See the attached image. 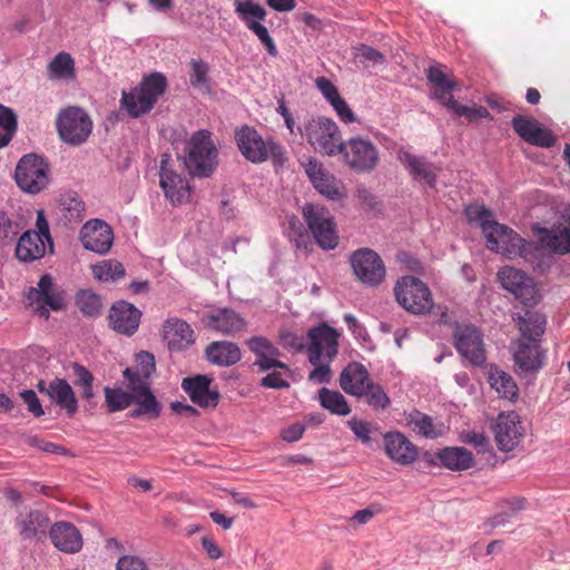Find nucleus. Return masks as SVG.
<instances>
[{
	"mask_svg": "<svg viewBox=\"0 0 570 570\" xmlns=\"http://www.w3.org/2000/svg\"><path fill=\"white\" fill-rule=\"evenodd\" d=\"M464 212L469 222L480 226L487 239V248L491 252L502 254L510 259L522 257L528 261L538 249L534 242L525 240L512 228L498 223L493 213L484 206L470 205Z\"/></svg>",
	"mask_w": 570,
	"mask_h": 570,
	"instance_id": "1",
	"label": "nucleus"
},
{
	"mask_svg": "<svg viewBox=\"0 0 570 570\" xmlns=\"http://www.w3.org/2000/svg\"><path fill=\"white\" fill-rule=\"evenodd\" d=\"M235 141L244 158L253 164H262L271 158L274 165H283L286 160L284 147L275 138L264 139L248 125L235 130Z\"/></svg>",
	"mask_w": 570,
	"mask_h": 570,
	"instance_id": "2",
	"label": "nucleus"
},
{
	"mask_svg": "<svg viewBox=\"0 0 570 570\" xmlns=\"http://www.w3.org/2000/svg\"><path fill=\"white\" fill-rule=\"evenodd\" d=\"M167 88V79L160 72L142 78L141 82L129 91H122L120 107L132 118L148 114Z\"/></svg>",
	"mask_w": 570,
	"mask_h": 570,
	"instance_id": "3",
	"label": "nucleus"
},
{
	"mask_svg": "<svg viewBox=\"0 0 570 570\" xmlns=\"http://www.w3.org/2000/svg\"><path fill=\"white\" fill-rule=\"evenodd\" d=\"M426 78L433 86V97L456 116L465 117L469 121H474L478 118H492L489 110L483 106L471 108L454 100L453 91L458 88V82L449 79L440 65L430 66L426 70Z\"/></svg>",
	"mask_w": 570,
	"mask_h": 570,
	"instance_id": "4",
	"label": "nucleus"
},
{
	"mask_svg": "<svg viewBox=\"0 0 570 570\" xmlns=\"http://www.w3.org/2000/svg\"><path fill=\"white\" fill-rule=\"evenodd\" d=\"M186 169L191 176L209 177L217 166V148L212 134L206 129L195 131L187 142V155L184 159Z\"/></svg>",
	"mask_w": 570,
	"mask_h": 570,
	"instance_id": "5",
	"label": "nucleus"
},
{
	"mask_svg": "<svg viewBox=\"0 0 570 570\" xmlns=\"http://www.w3.org/2000/svg\"><path fill=\"white\" fill-rule=\"evenodd\" d=\"M302 215L315 243L324 250L338 246L340 236L335 218L328 208L321 204L307 203Z\"/></svg>",
	"mask_w": 570,
	"mask_h": 570,
	"instance_id": "6",
	"label": "nucleus"
},
{
	"mask_svg": "<svg viewBox=\"0 0 570 570\" xmlns=\"http://www.w3.org/2000/svg\"><path fill=\"white\" fill-rule=\"evenodd\" d=\"M511 353L515 373L529 381L537 377L547 361V351L540 340L519 337L511 343Z\"/></svg>",
	"mask_w": 570,
	"mask_h": 570,
	"instance_id": "7",
	"label": "nucleus"
},
{
	"mask_svg": "<svg viewBox=\"0 0 570 570\" xmlns=\"http://www.w3.org/2000/svg\"><path fill=\"white\" fill-rule=\"evenodd\" d=\"M304 138L313 149L322 155L335 156L343 140L335 121L326 117H316L304 124Z\"/></svg>",
	"mask_w": 570,
	"mask_h": 570,
	"instance_id": "8",
	"label": "nucleus"
},
{
	"mask_svg": "<svg viewBox=\"0 0 570 570\" xmlns=\"http://www.w3.org/2000/svg\"><path fill=\"white\" fill-rule=\"evenodd\" d=\"M124 379L127 381V389L136 399V409L130 411V417H139L147 415L150 419H157L161 413V404L156 399L150 387V377L127 367L122 372Z\"/></svg>",
	"mask_w": 570,
	"mask_h": 570,
	"instance_id": "9",
	"label": "nucleus"
},
{
	"mask_svg": "<svg viewBox=\"0 0 570 570\" xmlns=\"http://www.w3.org/2000/svg\"><path fill=\"white\" fill-rule=\"evenodd\" d=\"M394 293L397 303L412 314H426L433 307L430 288L417 277H401L394 286Z\"/></svg>",
	"mask_w": 570,
	"mask_h": 570,
	"instance_id": "10",
	"label": "nucleus"
},
{
	"mask_svg": "<svg viewBox=\"0 0 570 570\" xmlns=\"http://www.w3.org/2000/svg\"><path fill=\"white\" fill-rule=\"evenodd\" d=\"M57 129L65 142L79 146L89 138L92 131V121L82 108L70 106L59 112Z\"/></svg>",
	"mask_w": 570,
	"mask_h": 570,
	"instance_id": "11",
	"label": "nucleus"
},
{
	"mask_svg": "<svg viewBox=\"0 0 570 570\" xmlns=\"http://www.w3.org/2000/svg\"><path fill=\"white\" fill-rule=\"evenodd\" d=\"M350 264L357 281L368 287L380 286L386 277V267L381 256L367 247L350 255Z\"/></svg>",
	"mask_w": 570,
	"mask_h": 570,
	"instance_id": "12",
	"label": "nucleus"
},
{
	"mask_svg": "<svg viewBox=\"0 0 570 570\" xmlns=\"http://www.w3.org/2000/svg\"><path fill=\"white\" fill-rule=\"evenodd\" d=\"M338 332L326 323L311 327L307 332L308 343L305 344L308 362H333L338 353Z\"/></svg>",
	"mask_w": 570,
	"mask_h": 570,
	"instance_id": "13",
	"label": "nucleus"
},
{
	"mask_svg": "<svg viewBox=\"0 0 570 570\" xmlns=\"http://www.w3.org/2000/svg\"><path fill=\"white\" fill-rule=\"evenodd\" d=\"M338 154L351 169L362 174L373 171L380 160L376 146L371 140L360 137L343 141Z\"/></svg>",
	"mask_w": 570,
	"mask_h": 570,
	"instance_id": "14",
	"label": "nucleus"
},
{
	"mask_svg": "<svg viewBox=\"0 0 570 570\" xmlns=\"http://www.w3.org/2000/svg\"><path fill=\"white\" fill-rule=\"evenodd\" d=\"M501 286L512 293L523 305H534L539 299V292L533 279L524 272L511 266H504L498 272Z\"/></svg>",
	"mask_w": 570,
	"mask_h": 570,
	"instance_id": "15",
	"label": "nucleus"
},
{
	"mask_svg": "<svg viewBox=\"0 0 570 570\" xmlns=\"http://www.w3.org/2000/svg\"><path fill=\"white\" fill-rule=\"evenodd\" d=\"M454 346L459 354L475 366L485 363V351L480 331L471 325L458 326L454 332Z\"/></svg>",
	"mask_w": 570,
	"mask_h": 570,
	"instance_id": "16",
	"label": "nucleus"
},
{
	"mask_svg": "<svg viewBox=\"0 0 570 570\" xmlns=\"http://www.w3.org/2000/svg\"><path fill=\"white\" fill-rule=\"evenodd\" d=\"M304 169L312 185L321 195L331 200H342L345 197L342 183L326 170L320 160L309 158L304 165Z\"/></svg>",
	"mask_w": 570,
	"mask_h": 570,
	"instance_id": "17",
	"label": "nucleus"
},
{
	"mask_svg": "<svg viewBox=\"0 0 570 570\" xmlns=\"http://www.w3.org/2000/svg\"><path fill=\"white\" fill-rule=\"evenodd\" d=\"M170 156L164 154L160 161V187L165 197L174 205H181L189 200L191 187L185 177L168 167Z\"/></svg>",
	"mask_w": 570,
	"mask_h": 570,
	"instance_id": "18",
	"label": "nucleus"
},
{
	"mask_svg": "<svg viewBox=\"0 0 570 570\" xmlns=\"http://www.w3.org/2000/svg\"><path fill=\"white\" fill-rule=\"evenodd\" d=\"M79 238L85 249L105 255L112 246L114 233L106 222L95 218L82 225Z\"/></svg>",
	"mask_w": 570,
	"mask_h": 570,
	"instance_id": "19",
	"label": "nucleus"
},
{
	"mask_svg": "<svg viewBox=\"0 0 570 570\" xmlns=\"http://www.w3.org/2000/svg\"><path fill=\"white\" fill-rule=\"evenodd\" d=\"M67 307L65 291L53 282L50 274L38 279V318H49L50 312H61Z\"/></svg>",
	"mask_w": 570,
	"mask_h": 570,
	"instance_id": "20",
	"label": "nucleus"
},
{
	"mask_svg": "<svg viewBox=\"0 0 570 570\" xmlns=\"http://www.w3.org/2000/svg\"><path fill=\"white\" fill-rule=\"evenodd\" d=\"M494 439L501 451H512L523 438L524 429L517 412L500 413L493 426Z\"/></svg>",
	"mask_w": 570,
	"mask_h": 570,
	"instance_id": "21",
	"label": "nucleus"
},
{
	"mask_svg": "<svg viewBox=\"0 0 570 570\" xmlns=\"http://www.w3.org/2000/svg\"><path fill=\"white\" fill-rule=\"evenodd\" d=\"M248 350L255 355V365L262 372L281 368L289 373V366L279 360L282 353L267 337L254 335L245 342Z\"/></svg>",
	"mask_w": 570,
	"mask_h": 570,
	"instance_id": "22",
	"label": "nucleus"
},
{
	"mask_svg": "<svg viewBox=\"0 0 570 570\" xmlns=\"http://www.w3.org/2000/svg\"><path fill=\"white\" fill-rule=\"evenodd\" d=\"M383 442L387 458L400 465H410L419 458L417 446L402 432H386Z\"/></svg>",
	"mask_w": 570,
	"mask_h": 570,
	"instance_id": "23",
	"label": "nucleus"
},
{
	"mask_svg": "<svg viewBox=\"0 0 570 570\" xmlns=\"http://www.w3.org/2000/svg\"><path fill=\"white\" fill-rule=\"evenodd\" d=\"M141 312L131 303L118 301L109 312V323L114 331L126 336H132L140 324Z\"/></svg>",
	"mask_w": 570,
	"mask_h": 570,
	"instance_id": "24",
	"label": "nucleus"
},
{
	"mask_svg": "<svg viewBox=\"0 0 570 570\" xmlns=\"http://www.w3.org/2000/svg\"><path fill=\"white\" fill-rule=\"evenodd\" d=\"M212 379L207 375L185 377L181 389L190 401L200 407H215L219 401V392L210 389Z\"/></svg>",
	"mask_w": 570,
	"mask_h": 570,
	"instance_id": "25",
	"label": "nucleus"
},
{
	"mask_svg": "<svg viewBox=\"0 0 570 570\" xmlns=\"http://www.w3.org/2000/svg\"><path fill=\"white\" fill-rule=\"evenodd\" d=\"M204 325L222 335H234L245 330V318L232 308H217L203 317Z\"/></svg>",
	"mask_w": 570,
	"mask_h": 570,
	"instance_id": "26",
	"label": "nucleus"
},
{
	"mask_svg": "<svg viewBox=\"0 0 570 570\" xmlns=\"http://www.w3.org/2000/svg\"><path fill=\"white\" fill-rule=\"evenodd\" d=\"M511 125L514 131L531 145L549 148L556 142L551 131L540 127L539 122L534 119L515 116L512 118Z\"/></svg>",
	"mask_w": 570,
	"mask_h": 570,
	"instance_id": "27",
	"label": "nucleus"
},
{
	"mask_svg": "<svg viewBox=\"0 0 570 570\" xmlns=\"http://www.w3.org/2000/svg\"><path fill=\"white\" fill-rule=\"evenodd\" d=\"M399 160L409 171L412 179L420 185L434 188L436 184V167L428 161L424 157L411 154L410 151H401Z\"/></svg>",
	"mask_w": 570,
	"mask_h": 570,
	"instance_id": "28",
	"label": "nucleus"
},
{
	"mask_svg": "<svg viewBox=\"0 0 570 570\" xmlns=\"http://www.w3.org/2000/svg\"><path fill=\"white\" fill-rule=\"evenodd\" d=\"M49 537L52 544L65 553H77L83 546L80 531L70 522L60 521L53 523L50 528Z\"/></svg>",
	"mask_w": 570,
	"mask_h": 570,
	"instance_id": "29",
	"label": "nucleus"
},
{
	"mask_svg": "<svg viewBox=\"0 0 570 570\" xmlns=\"http://www.w3.org/2000/svg\"><path fill=\"white\" fill-rule=\"evenodd\" d=\"M372 382L367 368L358 362L348 363L340 375V386L348 395L361 399L364 389Z\"/></svg>",
	"mask_w": 570,
	"mask_h": 570,
	"instance_id": "30",
	"label": "nucleus"
},
{
	"mask_svg": "<svg viewBox=\"0 0 570 570\" xmlns=\"http://www.w3.org/2000/svg\"><path fill=\"white\" fill-rule=\"evenodd\" d=\"M38 391H46L50 400L55 402L61 410H65L69 416L78 411V402L71 385L65 379H55L48 386L43 381L38 382Z\"/></svg>",
	"mask_w": 570,
	"mask_h": 570,
	"instance_id": "31",
	"label": "nucleus"
},
{
	"mask_svg": "<svg viewBox=\"0 0 570 570\" xmlns=\"http://www.w3.org/2000/svg\"><path fill=\"white\" fill-rule=\"evenodd\" d=\"M405 423L415 434L429 440L439 439L446 433L442 422L415 409L405 413Z\"/></svg>",
	"mask_w": 570,
	"mask_h": 570,
	"instance_id": "32",
	"label": "nucleus"
},
{
	"mask_svg": "<svg viewBox=\"0 0 570 570\" xmlns=\"http://www.w3.org/2000/svg\"><path fill=\"white\" fill-rule=\"evenodd\" d=\"M164 340L170 350H184L195 342L191 326L179 318H169L164 324Z\"/></svg>",
	"mask_w": 570,
	"mask_h": 570,
	"instance_id": "33",
	"label": "nucleus"
},
{
	"mask_svg": "<svg viewBox=\"0 0 570 570\" xmlns=\"http://www.w3.org/2000/svg\"><path fill=\"white\" fill-rule=\"evenodd\" d=\"M435 456L443 468L451 471H465L475 464L472 452L463 446H445Z\"/></svg>",
	"mask_w": 570,
	"mask_h": 570,
	"instance_id": "34",
	"label": "nucleus"
},
{
	"mask_svg": "<svg viewBox=\"0 0 570 570\" xmlns=\"http://www.w3.org/2000/svg\"><path fill=\"white\" fill-rule=\"evenodd\" d=\"M206 357L209 363L227 367L238 363L242 352L237 344L227 341H216L206 347Z\"/></svg>",
	"mask_w": 570,
	"mask_h": 570,
	"instance_id": "35",
	"label": "nucleus"
},
{
	"mask_svg": "<svg viewBox=\"0 0 570 570\" xmlns=\"http://www.w3.org/2000/svg\"><path fill=\"white\" fill-rule=\"evenodd\" d=\"M47 77L51 81L72 82L76 80V61L69 52H58L47 66Z\"/></svg>",
	"mask_w": 570,
	"mask_h": 570,
	"instance_id": "36",
	"label": "nucleus"
},
{
	"mask_svg": "<svg viewBox=\"0 0 570 570\" xmlns=\"http://www.w3.org/2000/svg\"><path fill=\"white\" fill-rule=\"evenodd\" d=\"M541 245L558 255L570 253V225L542 228L540 236Z\"/></svg>",
	"mask_w": 570,
	"mask_h": 570,
	"instance_id": "37",
	"label": "nucleus"
},
{
	"mask_svg": "<svg viewBox=\"0 0 570 570\" xmlns=\"http://www.w3.org/2000/svg\"><path fill=\"white\" fill-rule=\"evenodd\" d=\"M521 333L520 337H529L540 340L544 334L547 320L542 313L537 311L525 309L523 314L517 313L513 316Z\"/></svg>",
	"mask_w": 570,
	"mask_h": 570,
	"instance_id": "38",
	"label": "nucleus"
},
{
	"mask_svg": "<svg viewBox=\"0 0 570 570\" xmlns=\"http://www.w3.org/2000/svg\"><path fill=\"white\" fill-rule=\"evenodd\" d=\"M17 186L24 193L36 194V153L20 158L14 170Z\"/></svg>",
	"mask_w": 570,
	"mask_h": 570,
	"instance_id": "39",
	"label": "nucleus"
},
{
	"mask_svg": "<svg viewBox=\"0 0 570 570\" xmlns=\"http://www.w3.org/2000/svg\"><path fill=\"white\" fill-rule=\"evenodd\" d=\"M489 383L502 399L514 401L519 396V387L513 377L498 367L490 370Z\"/></svg>",
	"mask_w": 570,
	"mask_h": 570,
	"instance_id": "40",
	"label": "nucleus"
},
{
	"mask_svg": "<svg viewBox=\"0 0 570 570\" xmlns=\"http://www.w3.org/2000/svg\"><path fill=\"white\" fill-rule=\"evenodd\" d=\"M58 206L66 220L77 223L83 218L85 203L72 190L63 191L58 197Z\"/></svg>",
	"mask_w": 570,
	"mask_h": 570,
	"instance_id": "41",
	"label": "nucleus"
},
{
	"mask_svg": "<svg viewBox=\"0 0 570 570\" xmlns=\"http://www.w3.org/2000/svg\"><path fill=\"white\" fill-rule=\"evenodd\" d=\"M317 400L324 410L338 416H346L352 411L345 396L336 390L322 387L318 391Z\"/></svg>",
	"mask_w": 570,
	"mask_h": 570,
	"instance_id": "42",
	"label": "nucleus"
},
{
	"mask_svg": "<svg viewBox=\"0 0 570 570\" xmlns=\"http://www.w3.org/2000/svg\"><path fill=\"white\" fill-rule=\"evenodd\" d=\"M285 235L299 250L307 252L312 245L311 235L295 215L286 216Z\"/></svg>",
	"mask_w": 570,
	"mask_h": 570,
	"instance_id": "43",
	"label": "nucleus"
},
{
	"mask_svg": "<svg viewBox=\"0 0 570 570\" xmlns=\"http://www.w3.org/2000/svg\"><path fill=\"white\" fill-rule=\"evenodd\" d=\"M525 499L510 498L501 502V511L490 519L492 528L503 527L520 511L525 509Z\"/></svg>",
	"mask_w": 570,
	"mask_h": 570,
	"instance_id": "44",
	"label": "nucleus"
},
{
	"mask_svg": "<svg viewBox=\"0 0 570 570\" xmlns=\"http://www.w3.org/2000/svg\"><path fill=\"white\" fill-rule=\"evenodd\" d=\"M24 227L22 217L14 219L7 212L0 210V246L11 245Z\"/></svg>",
	"mask_w": 570,
	"mask_h": 570,
	"instance_id": "45",
	"label": "nucleus"
},
{
	"mask_svg": "<svg viewBox=\"0 0 570 570\" xmlns=\"http://www.w3.org/2000/svg\"><path fill=\"white\" fill-rule=\"evenodd\" d=\"M91 268L94 276L100 282H117L126 274L124 265L114 259H105Z\"/></svg>",
	"mask_w": 570,
	"mask_h": 570,
	"instance_id": "46",
	"label": "nucleus"
},
{
	"mask_svg": "<svg viewBox=\"0 0 570 570\" xmlns=\"http://www.w3.org/2000/svg\"><path fill=\"white\" fill-rule=\"evenodd\" d=\"M105 402L109 413H115L127 409L131 403H136V399L130 392H126L119 387L104 389Z\"/></svg>",
	"mask_w": 570,
	"mask_h": 570,
	"instance_id": "47",
	"label": "nucleus"
},
{
	"mask_svg": "<svg viewBox=\"0 0 570 570\" xmlns=\"http://www.w3.org/2000/svg\"><path fill=\"white\" fill-rule=\"evenodd\" d=\"M55 254V243L50 234L49 223L42 209H38V261L46 255Z\"/></svg>",
	"mask_w": 570,
	"mask_h": 570,
	"instance_id": "48",
	"label": "nucleus"
},
{
	"mask_svg": "<svg viewBox=\"0 0 570 570\" xmlns=\"http://www.w3.org/2000/svg\"><path fill=\"white\" fill-rule=\"evenodd\" d=\"M18 127L14 111L0 104V149L12 140Z\"/></svg>",
	"mask_w": 570,
	"mask_h": 570,
	"instance_id": "49",
	"label": "nucleus"
},
{
	"mask_svg": "<svg viewBox=\"0 0 570 570\" xmlns=\"http://www.w3.org/2000/svg\"><path fill=\"white\" fill-rule=\"evenodd\" d=\"M363 393L361 399L374 411L385 410L391 404V400L382 385L373 381L364 389Z\"/></svg>",
	"mask_w": 570,
	"mask_h": 570,
	"instance_id": "50",
	"label": "nucleus"
},
{
	"mask_svg": "<svg viewBox=\"0 0 570 570\" xmlns=\"http://www.w3.org/2000/svg\"><path fill=\"white\" fill-rule=\"evenodd\" d=\"M189 66L191 68V73L189 77V82L191 87L205 92H209L210 83L208 77V63L202 59H191Z\"/></svg>",
	"mask_w": 570,
	"mask_h": 570,
	"instance_id": "51",
	"label": "nucleus"
},
{
	"mask_svg": "<svg viewBox=\"0 0 570 570\" xmlns=\"http://www.w3.org/2000/svg\"><path fill=\"white\" fill-rule=\"evenodd\" d=\"M76 305L83 315L95 317L100 313L101 299L92 291L81 289L76 295Z\"/></svg>",
	"mask_w": 570,
	"mask_h": 570,
	"instance_id": "52",
	"label": "nucleus"
},
{
	"mask_svg": "<svg viewBox=\"0 0 570 570\" xmlns=\"http://www.w3.org/2000/svg\"><path fill=\"white\" fill-rule=\"evenodd\" d=\"M235 11L245 22L246 27H248V22H259L261 20H264L266 17L265 9L261 4L255 3L252 0L237 2Z\"/></svg>",
	"mask_w": 570,
	"mask_h": 570,
	"instance_id": "53",
	"label": "nucleus"
},
{
	"mask_svg": "<svg viewBox=\"0 0 570 570\" xmlns=\"http://www.w3.org/2000/svg\"><path fill=\"white\" fill-rule=\"evenodd\" d=\"M36 235V230L33 229H27L22 233L20 238L18 239L17 246H16V257L20 262H32L36 259L35 255V248L31 235Z\"/></svg>",
	"mask_w": 570,
	"mask_h": 570,
	"instance_id": "54",
	"label": "nucleus"
},
{
	"mask_svg": "<svg viewBox=\"0 0 570 570\" xmlns=\"http://www.w3.org/2000/svg\"><path fill=\"white\" fill-rule=\"evenodd\" d=\"M354 58L363 65H383L385 62L384 55L375 48L367 45H360L355 48Z\"/></svg>",
	"mask_w": 570,
	"mask_h": 570,
	"instance_id": "55",
	"label": "nucleus"
},
{
	"mask_svg": "<svg viewBox=\"0 0 570 570\" xmlns=\"http://www.w3.org/2000/svg\"><path fill=\"white\" fill-rule=\"evenodd\" d=\"M347 426L351 429L358 441H361L364 445H371V432L373 428L372 423L353 417L347 421Z\"/></svg>",
	"mask_w": 570,
	"mask_h": 570,
	"instance_id": "56",
	"label": "nucleus"
},
{
	"mask_svg": "<svg viewBox=\"0 0 570 570\" xmlns=\"http://www.w3.org/2000/svg\"><path fill=\"white\" fill-rule=\"evenodd\" d=\"M461 441L473 445L478 452L485 453L492 450L490 439L484 434L475 431H465L461 434Z\"/></svg>",
	"mask_w": 570,
	"mask_h": 570,
	"instance_id": "57",
	"label": "nucleus"
},
{
	"mask_svg": "<svg viewBox=\"0 0 570 570\" xmlns=\"http://www.w3.org/2000/svg\"><path fill=\"white\" fill-rule=\"evenodd\" d=\"M250 31H253L257 38L259 39V41L264 45V47L266 48L267 52L272 56V57H277L278 55V50H277V47L273 40V38L269 36V32L267 30V28L262 24L261 22H248V27H247Z\"/></svg>",
	"mask_w": 570,
	"mask_h": 570,
	"instance_id": "58",
	"label": "nucleus"
},
{
	"mask_svg": "<svg viewBox=\"0 0 570 570\" xmlns=\"http://www.w3.org/2000/svg\"><path fill=\"white\" fill-rule=\"evenodd\" d=\"M331 363L322 360L318 363H311L314 368L308 374V380L317 384H327L332 379Z\"/></svg>",
	"mask_w": 570,
	"mask_h": 570,
	"instance_id": "59",
	"label": "nucleus"
},
{
	"mask_svg": "<svg viewBox=\"0 0 570 570\" xmlns=\"http://www.w3.org/2000/svg\"><path fill=\"white\" fill-rule=\"evenodd\" d=\"M134 371L150 377L156 371L155 357L151 353L141 351L136 355V365L131 367Z\"/></svg>",
	"mask_w": 570,
	"mask_h": 570,
	"instance_id": "60",
	"label": "nucleus"
},
{
	"mask_svg": "<svg viewBox=\"0 0 570 570\" xmlns=\"http://www.w3.org/2000/svg\"><path fill=\"white\" fill-rule=\"evenodd\" d=\"M116 570H149V567L142 558L126 554L118 559Z\"/></svg>",
	"mask_w": 570,
	"mask_h": 570,
	"instance_id": "61",
	"label": "nucleus"
},
{
	"mask_svg": "<svg viewBox=\"0 0 570 570\" xmlns=\"http://www.w3.org/2000/svg\"><path fill=\"white\" fill-rule=\"evenodd\" d=\"M261 386L282 390L288 387L289 382L287 376H285L283 373L274 371L261 380Z\"/></svg>",
	"mask_w": 570,
	"mask_h": 570,
	"instance_id": "62",
	"label": "nucleus"
},
{
	"mask_svg": "<svg viewBox=\"0 0 570 570\" xmlns=\"http://www.w3.org/2000/svg\"><path fill=\"white\" fill-rule=\"evenodd\" d=\"M330 104L337 114V116L340 117V119L345 124H352L356 120L354 112L341 96Z\"/></svg>",
	"mask_w": 570,
	"mask_h": 570,
	"instance_id": "63",
	"label": "nucleus"
},
{
	"mask_svg": "<svg viewBox=\"0 0 570 570\" xmlns=\"http://www.w3.org/2000/svg\"><path fill=\"white\" fill-rule=\"evenodd\" d=\"M315 83L316 88L322 92V95L328 102H332L333 100L341 96L335 85L325 77L316 78Z\"/></svg>",
	"mask_w": 570,
	"mask_h": 570,
	"instance_id": "64",
	"label": "nucleus"
}]
</instances>
